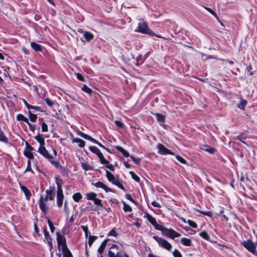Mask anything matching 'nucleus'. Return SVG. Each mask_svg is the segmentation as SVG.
Returning a JSON list of instances; mask_svg holds the SVG:
<instances>
[{
	"mask_svg": "<svg viewBox=\"0 0 257 257\" xmlns=\"http://www.w3.org/2000/svg\"><path fill=\"white\" fill-rule=\"evenodd\" d=\"M109 257H129L124 252L123 247L121 244H112L108 250Z\"/></svg>",
	"mask_w": 257,
	"mask_h": 257,
	"instance_id": "1",
	"label": "nucleus"
},
{
	"mask_svg": "<svg viewBox=\"0 0 257 257\" xmlns=\"http://www.w3.org/2000/svg\"><path fill=\"white\" fill-rule=\"evenodd\" d=\"M135 32L141 33L142 34H147L151 36H155L158 38L166 39L161 35L155 34L148 27V24L144 22H140L138 26L135 30Z\"/></svg>",
	"mask_w": 257,
	"mask_h": 257,
	"instance_id": "2",
	"label": "nucleus"
},
{
	"mask_svg": "<svg viewBox=\"0 0 257 257\" xmlns=\"http://www.w3.org/2000/svg\"><path fill=\"white\" fill-rule=\"evenodd\" d=\"M57 186V204L59 207H61L63 204L64 195L62 190V180L58 178L55 179Z\"/></svg>",
	"mask_w": 257,
	"mask_h": 257,
	"instance_id": "3",
	"label": "nucleus"
},
{
	"mask_svg": "<svg viewBox=\"0 0 257 257\" xmlns=\"http://www.w3.org/2000/svg\"><path fill=\"white\" fill-rule=\"evenodd\" d=\"M56 235L57 236L56 240L58 244V248L59 250H62V252H64L69 251L67 244L65 236L61 234L59 232H56Z\"/></svg>",
	"mask_w": 257,
	"mask_h": 257,
	"instance_id": "4",
	"label": "nucleus"
},
{
	"mask_svg": "<svg viewBox=\"0 0 257 257\" xmlns=\"http://www.w3.org/2000/svg\"><path fill=\"white\" fill-rule=\"evenodd\" d=\"M106 177L107 180L112 184L116 186L117 187L126 192V190L122 184V181L119 180L118 178L115 177L114 175L109 171H106Z\"/></svg>",
	"mask_w": 257,
	"mask_h": 257,
	"instance_id": "5",
	"label": "nucleus"
},
{
	"mask_svg": "<svg viewBox=\"0 0 257 257\" xmlns=\"http://www.w3.org/2000/svg\"><path fill=\"white\" fill-rule=\"evenodd\" d=\"M158 230L161 231L164 235L170 237L172 239H174L181 236L180 233L177 232L174 230L166 228L162 225L159 226Z\"/></svg>",
	"mask_w": 257,
	"mask_h": 257,
	"instance_id": "6",
	"label": "nucleus"
},
{
	"mask_svg": "<svg viewBox=\"0 0 257 257\" xmlns=\"http://www.w3.org/2000/svg\"><path fill=\"white\" fill-rule=\"evenodd\" d=\"M241 244L249 252L253 255H257L256 248L257 242H253L250 239H247L241 242Z\"/></svg>",
	"mask_w": 257,
	"mask_h": 257,
	"instance_id": "7",
	"label": "nucleus"
},
{
	"mask_svg": "<svg viewBox=\"0 0 257 257\" xmlns=\"http://www.w3.org/2000/svg\"><path fill=\"white\" fill-rule=\"evenodd\" d=\"M153 238L157 242L160 247L167 250H171L172 245L167 240L158 236H153Z\"/></svg>",
	"mask_w": 257,
	"mask_h": 257,
	"instance_id": "8",
	"label": "nucleus"
},
{
	"mask_svg": "<svg viewBox=\"0 0 257 257\" xmlns=\"http://www.w3.org/2000/svg\"><path fill=\"white\" fill-rule=\"evenodd\" d=\"M89 150L98 156L101 164H106L109 163V161L104 158L103 154L97 147L91 146L89 147Z\"/></svg>",
	"mask_w": 257,
	"mask_h": 257,
	"instance_id": "9",
	"label": "nucleus"
},
{
	"mask_svg": "<svg viewBox=\"0 0 257 257\" xmlns=\"http://www.w3.org/2000/svg\"><path fill=\"white\" fill-rule=\"evenodd\" d=\"M79 135L81 137L84 138L85 139L91 141V142H93V143L97 145L100 148L105 149L107 151L110 152L109 149L106 148L101 143H100L99 142H98L97 141H96L95 139H93L91 137L89 136V135L85 134L83 132H80L79 133Z\"/></svg>",
	"mask_w": 257,
	"mask_h": 257,
	"instance_id": "10",
	"label": "nucleus"
},
{
	"mask_svg": "<svg viewBox=\"0 0 257 257\" xmlns=\"http://www.w3.org/2000/svg\"><path fill=\"white\" fill-rule=\"evenodd\" d=\"M38 203L41 210L43 213H46L50 209L48 201H45L44 200H43V196L42 195L40 196Z\"/></svg>",
	"mask_w": 257,
	"mask_h": 257,
	"instance_id": "11",
	"label": "nucleus"
},
{
	"mask_svg": "<svg viewBox=\"0 0 257 257\" xmlns=\"http://www.w3.org/2000/svg\"><path fill=\"white\" fill-rule=\"evenodd\" d=\"M157 148L158 150V153L161 155H174V153H172L170 150L168 149L164 146L161 144H158L157 146Z\"/></svg>",
	"mask_w": 257,
	"mask_h": 257,
	"instance_id": "12",
	"label": "nucleus"
},
{
	"mask_svg": "<svg viewBox=\"0 0 257 257\" xmlns=\"http://www.w3.org/2000/svg\"><path fill=\"white\" fill-rule=\"evenodd\" d=\"M144 217L146 218L150 222V223H151L157 230H158L159 226H161V225L158 224L156 219L148 213L145 214V215L144 216Z\"/></svg>",
	"mask_w": 257,
	"mask_h": 257,
	"instance_id": "13",
	"label": "nucleus"
},
{
	"mask_svg": "<svg viewBox=\"0 0 257 257\" xmlns=\"http://www.w3.org/2000/svg\"><path fill=\"white\" fill-rule=\"evenodd\" d=\"M38 152L48 160H50L53 159V156L49 153L44 146L39 147Z\"/></svg>",
	"mask_w": 257,
	"mask_h": 257,
	"instance_id": "14",
	"label": "nucleus"
},
{
	"mask_svg": "<svg viewBox=\"0 0 257 257\" xmlns=\"http://www.w3.org/2000/svg\"><path fill=\"white\" fill-rule=\"evenodd\" d=\"M92 185L94 186L96 188H101L105 190L106 192H114L113 190L108 187L106 185L102 183L101 182H97L96 183H92Z\"/></svg>",
	"mask_w": 257,
	"mask_h": 257,
	"instance_id": "15",
	"label": "nucleus"
},
{
	"mask_svg": "<svg viewBox=\"0 0 257 257\" xmlns=\"http://www.w3.org/2000/svg\"><path fill=\"white\" fill-rule=\"evenodd\" d=\"M33 148L27 143V147L24 151V155L29 159H33L34 158L33 154L32 152Z\"/></svg>",
	"mask_w": 257,
	"mask_h": 257,
	"instance_id": "16",
	"label": "nucleus"
},
{
	"mask_svg": "<svg viewBox=\"0 0 257 257\" xmlns=\"http://www.w3.org/2000/svg\"><path fill=\"white\" fill-rule=\"evenodd\" d=\"M46 195L45 198L43 197V200L45 201L53 200L55 195V192L53 190L51 189H48L46 191Z\"/></svg>",
	"mask_w": 257,
	"mask_h": 257,
	"instance_id": "17",
	"label": "nucleus"
},
{
	"mask_svg": "<svg viewBox=\"0 0 257 257\" xmlns=\"http://www.w3.org/2000/svg\"><path fill=\"white\" fill-rule=\"evenodd\" d=\"M34 138L40 144V147L45 146V140L42 135L38 134Z\"/></svg>",
	"mask_w": 257,
	"mask_h": 257,
	"instance_id": "18",
	"label": "nucleus"
},
{
	"mask_svg": "<svg viewBox=\"0 0 257 257\" xmlns=\"http://www.w3.org/2000/svg\"><path fill=\"white\" fill-rule=\"evenodd\" d=\"M21 189L23 191L27 199L29 200L31 196V193H30V191L24 186H21Z\"/></svg>",
	"mask_w": 257,
	"mask_h": 257,
	"instance_id": "19",
	"label": "nucleus"
},
{
	"mask_svg": "<svg viewBox=\"0 0 257 257\" xmlns=\"http://www.w3.org/2000/svg\"><path fill=\"white\" fill-rule=\"evenodd\" d=\"M153 114L156 117L157 120L160 122H164L165 121V116L158 113H154Z\"/></svg>",
	"mask_w": 257,
	"mask_h": 257,
	"instance_id": "20",
	"label": "nucleus"
},
{
	"mask_svg": "<svg viewBox=\"0 0 257 257\" xmlns=\"http://www.w3.org/2000/svg\"><path fill=\"white\" fill-rule=\"evenodd\" d=\"M107 241H108L107 239H105L101 243V245H100L98 249V252L99 253H100V254L102 253V252H103V251L106 246Z\"/></svg>",
	"mask_w": 257,
	"mask_h": 257,
	"instance_id": "21",
	"label": "nucleus"
},
{
	"mask_svg": "<svg viewBox=\"0 0 257 257\" xmlns=\"http://www.w3.org/2000/svg\"><path fill=\"white\" fill-rule=\"evenodd\" d=\"M32 48L36 51H41L42 50V46L35 42H32L31 43Z\"/></svg>",
	"mask_w": 257,
	"mask_h": 257,
	"instance_id": "22",
	"label": "nucleus"
},
{
	"mask_svg": "<svg viewBox=\"0 0 257 257\" xmlns=\"http://www.w3.org/2000/svg\"><path fill=\"white\" fill-rule=\"evenodd\" d=\"M73 142L78 143L79 147L80 148H83L85 146V143L83 140H82L78 138L73 139Z\"/></svg>",
	"mask_w": 257,
	"mask_h": 257,
	"instance_id": "23",
	"label": "nucleus"
},
{
	"mask_svg": "<svg viewBox=\"0 0 257 257\" xmlns=\"http://www.w3.org/2000/svg\"><path fill=\"white\" fill-rule=\"evenodd\" d=\"M116 149L121 152L123 156H124L125 157H128L130 156V154L128 153L127 151H126L125 150H124L123 148H122L120 146H117L116 147Z\"/></svg>",
	"mask_w": 257,
	"mask_h": 257,
	"instance_id": "24",
	"label": "nucleus"
},
{
	"mask_svg": "<svg viewBox=\"0 0 257 257\" xmlns=\"http://www.w3.org/2000/svg\"><path fill=\"white\" fill-rule=\"evenodd\" d=\"M182 244L185 246H191V239L187 238H182L180 240Z\"/></svg>",
	"mask_w": 257,
	"mask_h": 257,
	"instance_id": "25",
	"label": "nucleus"
},
{
	"mask_svg": "<svg viewBox=\"0 0 257 257\" xmlns=\"http://www.w3.org/2000/svg\"><path fill=\"white\" fill-rule=\"evenodd\" d=\"M83 35L87 41H90L94 37L93 35L91 33L88 32H84Z\"/></svg>",
	"mask_w": 257,
	"mask_h": 257,
	"instance_id": "26",
	"label": "nucleus"
},
{
	"mask_svg": "<svg viewBox=\"0 0 257 257\" xmlns=\"http://www.w3.org/2000/svg\"><path fill=\"white\" fill-rule=\"evenodd\" d=\"M82 196L80 193H75L72 196L73 199L77 202H78L82 198Z\"/></svg>",
	"mask_w": 257,
	"mask_h": 257,
	"instance_id": "27",
	"label": "nucleus"
},
{
	"mask_svg": "<svg viewBox=\"0 0 257 257\" xmlns=\"http://www.w3.org/2000/svg\"><path fill=\"white\" fill-rule=\"evenodd\" d=\"M123 203V210L125 212H131L132 211V207L128 205L124 201H122Z\"/></svg>",
	"mask_w": 257,
	"mask_h": 257,
	"instance_id": "28",
	"label": "nucleus"
},
{
	"mask_svg": "<svg viewBox=\"0 0 257 257\" xmlns=\"http://www.w3.org/2000/svg\"><path fill=\"white\" fill-rule=\"evenodd\" d=\"M247 101L244 99H241L238 104V107L241 110H244Z\"/></svg>",
	"mask_w": 257,
	"mask_h": 257,
	"instance_id": "29",
	"label": "nucleus"
},
{
	"mask_svg": "<svg viewBox=\"0 0 257 257\" xmlns=\"http://www.w3.org/2000/svg\"><path fill=\"white\" fill-rule=\"evenodd\" d=\"M17 119L18 120H22L24 121V122H27V123H29L28 119L25 116H24L23 114H19L17 116Z\"/></svg>",
	"mask_w": 257,
	"mask_h": 257,
	"instance_id": "30",
	"label": "nucleus"
},
{
	"mask_svg": "<svg viewBox=\"0 0 257 257\" xmlns=\"http://www.w3.org/2000/svg\"><path fill=\"white\" fill-rule=\"evenodd\" d=\"M96 194L94 192H90L86 194V198L88 200H93L96 197Z\"/></svg>",
	"mask_w": 257,
	"mask_h": 257,
	"instance_id": "31",
	"label": "nucleus"
},
{
	"mask_svg": "<svg viewBox=\"0 0 257 257\" xmlns=\"http://www.w3.org/2000/svg\"><path fill=\"white\" fill-rule=\"evenodd\" d=\"M82 90L84 92H85L88 94H91L92 92V89L91 88H90L89 87H88L86 84H84L83 85Z\"/></svg>",
	"mask_w": 257,
	"mask_h": 257,
	"instance_id": "32",
	"label": "nucleus"
},
{
	"mask_svg": "<svg viewBox=\"0 0 257 257\" xmlns=\"http://www.w3.org/2000/svg\"><path fill=\"white\" fill-rule=\"evenodd\" d=\"M199 235L205 240H209L210 239V236L205 231L200 232Z\"/></svg>",
	"mask_w": 257,
	"mask_h": 257,
	"instance_id": "33",
	"label": "nucleus"
},
{
	"mask_svg": "<svg viewBox=\"0 0 257 257\" xmlns=\"http://www.w3.org/2000/svg\"><path fill=\"white\" fill-rule=\"evenodd\" d=\"M45 238L47 240L48 244L49 245L50 250H51V249L53 247L52 239L51 237H50V236L49 234V235H48V236H45Z\"/></svg>",
	"mask_w": 257,
	"mask_h": 257,
	"instance_id": "34",
	"label": "nucleus"
},
{
	"mask_svg": "<svg viewBox=\"0 0 257 257\" xmlns=\"http://www.w3.org/2000/svg\"><path fill=\"white\" fill-rule=\"evenodd\" d=\"M205 149H204V151L208 152L209 153L211 154H213L215 153V149L212 148V147H210V146H206L205 147Z\"/></svg>",
	"mask_w": 257,
	"mask_h": 257,
	"instance_id": "35",
	"label": "nucleus"
},
{
	"mask_svg": "<svg viewBox=\"0 0 257 257\" xmlns=\"http://www.w3.org/2000/svg\"><path fill=\"white\" fill-rule=\"evenodd\" d=\"M96 238H97V237L95 236L91 235H90V236H89L88 242L89 245L90 246H91L92 245V243H93V242L95 240V239Z\"/></svg>",
	"mask_w": 257,
	"mask_h": 257,
	"instance_id": "36",
	"label": "nucleus"
},
{
	"mask_svg": "<svg viewBox=\"0 0 257 257\" xmlns=\"http://www.w3.org/2000/svg\"><path fill=\"white\" fill-rule=\"evenodd\" d=\"M130 174H131L132 178L135 180L137 182H139L140 181V178L139 177L136 175L134 172L131 171L130 172Z\"/></svg>",
	"mask_w": 257,
	"mask_h": 257,
	"instance_id": "37",
	"label": "nucleus"
},
{
	"mask_svg": "<svg viewBox=\"0 0 257 257\" xmlns=\"http://www.w3.org/2000/svg\"><path fill=\"white\" fill-rule=\"evenodd\" d=\"M81 227L83 229V230L84 231L86 237H87L88 236H90V232L88 230L87 226H81Z\"/></svg>",
	"mask_w": 257,
	"mask_h": 257,
	"instance_id": "38",
	"label": "nucleus"
},
{
	"mask_svg": "<svg viewBox=\"0 0 257 257\" xmlns=\"http://www.w3.org/2000/svg\"><path fill=\"white\" fill-rule=\"evenodd\" d=\"M29 118H30L31 121H33V122L36 121V120L37 118V116L36 114H33L31 111H29Z\"/></svg>",
	"mask_w": 257,
	"mask_h": 257,
	"instance_id": "39",
	"label": "nucleus"
},
{
	"mask_svg": "<svg viewBox=\"0 0 257 257\" xmlns=\"http://www.w3.org/2000/svg\"><path fill=\"white\" fill-rule=\"evenodd\" d=\"M204 9H206L208 12H209L210 13H211L212 15H213L217 20H218V18L217 16V15L216 13L213 11L211 9L208 8L204 7Z\"/></svg>",
	"mask_w": 257,
	"mask_h": 257,
	"instance_id": "40",
	"label": "nucleus"
},
{
	"mask_svg": "<svg viewBox=\"0 0 257 257\" xmlns=\"http://www.w3.org/2000/svg\"><path fill=\"white\" fill-rule=\"evenodd\" d=\"M82 168L85 170L87 171L91 169L90 166L86 163H81Z\"/></svg>",
	"mask_w": 257,
	"mask_h": 257,
	"instance_id": "41",
	"label": "nucleus"
},
{
	"mask_svg": "<svg viewBox=\"0 0 257 257\" xmlns=\"http://www.w3.org/2000/svg\"><path fill=\"white\" fill-rule=\"evenodd\" d=\"M188 224L192 227L194 228H196L197 227V224L193 221L191 220H188L187 222Z\"/></svg>",
	"mask_w": 257,
	"mask_h": 257,
	"instance_id": "42",
	"label": "nucleus"
},
{
	"mask_svg": "<svg viewBox=\"0 0 257 257\" xmlns=\"http://www.w3.org/2000/svg\"><path fill=\"white\" fill-rule=\"evenodd\" d=\"M173 255H174V257H182L180 251L177 249H175L173 251Z\"/></svg>",
	"mask_w": 257,
	"mask_h": 257,
	"instance_id": "43",
	"label": "nucleus"
},
{
	"mask_svg": "<svg viewBox=\"0 0 257 257\" xmlns=\"http://www.w3.org/2000/svg\"><path fill=\"white\" fill-rule=\"evenodd\" d=\"M93 201L95 205L102 206L101 200L100 199L95 197Z\"/></svg>",
	"mask_w": 257,
	"mask_h": 257,
	"instance_id": "44",
	"label": "nucleus"
},
{
	"mask_svg": "<svg viewBox=\"0 0 257 257\" xmlns=\"http://www.w3.org/2000/svg\"><path fill=\"white\" fill-rule=\"evenodd\" d=\"M31 161L29 160L27 161V167L26 169V171H29V172H32V173H33L34 172L31 168Z\"/></svg>",
	"mask_w": 257,
	"mask_h": 257,
	"instance_id": "45",
	"label": "nucleus"
},
{
	"mask_svg": "<svg viewBox=\"0 0 257 257\" xmlns=\"http://www.w3.org/2000/svg\"><path fill=\"white\" fill-rule=\"evenodd\" d=\"M42 130L43 132H46L48 131L47 124L45 122L42 123Z\"/></svg>",
	"mask_w": 257,
	"mask_h": 257,
	"instance_id": "46",
	"label": "nucleus"
},
{
	"mask_svg": "<svg viewBox=\"0 0 257 257\" xmlns=\"http://www.w3.org/2000/svg\"><path fill=\"white\" fill-rule=\"evenodd\" d=\"M75 74L76 75L77 78L78 80H79L80 81H81L82 82L85 81V78L82 74H81L79 73H75Z\"/></svg>",
	"mask_w": 257,
	"mask_h": 257,
	"instance_id": "47",
	"label": "nucleus"
},
{
	"mask_svg": "<svg viewBox=\"0 0 257 257\" xmlns=\"http://www.w3.org/2000/svg\"><path fill=\"white\" fill-rule=\"evenodd\" d=\"M176 158L178 161H179L181 163L184 164H186V161L184 159H183L182 157H181V156H180L179 155H177V156H176Z\"/></svg>",
	"mask_w": 257,
	"mask_h": 257,
	"instance_id": "48",
	"label": "nucleus"
},
{
	"mask_svg": "<svg viewBox=\"0 0 257 257\" xmlns=\"http://www.w3.org/2000/svg\"><path fill=\"white\" fill-rule=\"evenodd\" d=\"M125 198L129 200L131 202H133L134 203H136V201L132 198V197L131 194H126L125 195Z\"/></svg>",
	"mask_w": 257,
	"mask_h": 257,
	"instance_id": "49",
	"label": "nucleus"
},
{
	"mask_svg": "<svg viewBox=\"0 0 257 257\" xmlns=\"http://www.w3.org/2000/svg\"><path fill=\"white\" fill-rule=\"evenodd\" d=\"M117 233L114 228L111 230L110 231L108 234V236H113L114 237H116L117 236Z\"/></svg>",
	"mask_w": 257,
	"mask_h": 257,
	"instance_id": "50",
	"label": "nucleus"
},
{
	"mask_svg": "<svg viewBox=\"0 0 257 257\" xmlns=\"http://www.w3.org/2000/svg\"><path fill=\"white\" fill-rule=\"evenodd\" d=\"M51 163L53 165L56 167H58L60 165V163L58 161L53 160V159H51L50 160H49Z\"/></svg>",
	"mask_w": 257,
	"mask_h": 257,
	"instance_id": "51",
	"label": "nucleus"
},
{
	"mask_svg": "<svg viewBox=\"0 0 257 257\" xmlns=\"http://www.w3.org/2000/svg\"><path fill=\"white\" fill-rule=\"evenodd\" d=\"M45 101L46 102V103H47V104L48 105H49V106H52L53 104H54V102L53 101H52L51 100H50L49 98H46L45 99Z\"/></svg>",
	"mask_w": 257,
	"mask_h": 257,
	"instance_id": "52",
	"label": "nucleus"
},
{
	"mask_svg": "<svg viewBox=\"0 0 257 257\" xmlns=\"http://www.w3.org/2000/svg\"><path fill=\"white\" fill-rule=\"evenodd\" d=\"M63 257H73L72 254L70 250L63 252Z\"/></svg>",
	"mask_w": 257,
	"mask_h": 257,
	"instance_id": "53",
	"label": "nucleus"
},
{
	"mask_svg": "<svg viewBox=\"0 0 257 257\" xmlns=\"http://www.w3.org/2000/svg\"><path fill=\"white\" fill-rule=\"evenodd\" d=\"M133 161L137 164H139L140 163L141 159L140 158H135L134 157L131 156H130Z\"/></svg>",
	"mask_w": 257,
	"mask_h": 257,
	"instance_id": "54",
	"label": "nucleus"
},
{
	"mask_svg": "<svg viewBox=\"0 0 257 257\" xmlns=\"http://www.w3.org/2000/svg\"><path fill=\"white\" fill-rule=\"evenodd\" d=\"M114 123L118 127H123V125H124L123 123L122 122L120 121L115 120L114 121Z\"/></svg>",
	"mask_w": 257,
	"mask_h": 257,
	"instance_id": "55",
	"label": "nucleus"
},
{
	"mask_svg": "<svg viewBox=\"0 0 257 257\" xmlns=\"http://www.w3.org/2000/svg\"><path fill=\"white\" fill-rule=\"evenodd\" d=\"M151 204L154 207H161L160 203L156 201H152Z\"/></svg>",
	"mask_w": 257,
	"mask_h": 257,
	"instance_id": "56",
	"label": "nucleus"
},
{
	"mask_svg": "<svg viewBox=\"0 0 257 257\" xmlns=\"http://www.w3.org/2000/svg\"><path fill=\"white\" fill-rule=\"evenodd\" d=\"M200 212L204 215H207L208 216H211L212 212L210 211H200Z\"/></svg>",
	"mask_w": 257,
	"mask_h": 257,
	"instance_id": "57",
	"label": "nucleus"
},
{
	"mask_svg": "<svg viewBox=\"0 0 257 257\" xmlns=\"http://www.w3.org/2000/svg\"><path fill=\"white\" fill-rule=\"evenodd\" d=\"M105 167H106L107 168L109 169V170H110L112 171H114V167L112 164L106 165H105Z\"/></svg>",
	"mask_w": 257,
	"mask_h": 257,
	"instance_id": "58",
	"label": "nucleus"
},
{
	"mask_svg": "<svg viewBox=\"0 0 257 257\" xmlns=\"http://www.w3.org/2000/svg\"><path fill=\"white\" fill-rule=\"evenodd\" d=\"M23 101L25 104V105L26 106V107L28 109H30L32 107V105H30L29 104H28L27 103V102L24 99H23Z\"/></svg>",
	"mask_w": 257,
	"mask_h": 257,
	"instance_id": "59",
	"label": "nucleus"
},
{
	"mask_svg": "<svg viewBox=\"0 0 257 257\" xmlns=\"http://www.w3.org/2000/svg\"><path fill=\"white\" fill-rule=\"evenodd\" d=\"M31 109H33L37 111H41V108L39 106H32Z\"/></svg>",
	"mask_w": 257,
	"mask_h": 257,
	"instance_id": "60",
	"label": "nucleus"
},
{
	"mask_svg": "<svg viewBox=\"0 0 257 257\" xmlns=\"http://www.w3.org/2000/svg\"><path fill=\"white\" fill-rule=\"evenodd\" d=\"M49 227H50V230H51V231L52 232H54V231H55V227H54V226L53 225H53H52V226H49Z\"/></svg>",
	"mask_w": 257,
	"mask_h": 257,
	"instance_id": "61",
	"label": "nucleus"
},
{
	"mask_svg": "<svg viewBox=\"0 0 257 257\" xmlns=\"http://www.w3.org/2000/svg\"><path fill=\"white\" fill-rule=\"evenodd\" d=\"M124 165L127 168H130L131 167V165L128 163H127L126 162H124Z\"/></svg>",
	"mask_w": 257,
	"mask_h": 257,
	"instance_id": "62",
	"label": "nucleus"
},
{
	"mask_svg": "<svg viewBox=\"0 0 257 257\" xmlns=\"http://www.w3.org/2000/svg\"><path fill=\"white\" fill-rule=\"evenodd\" d=\"M44 235L45 236H48L49 235V232L47 231L46 229H44Z\"/></svg>",
	"mask_w": 257,
	"mask_h": 257,
	"instance_id": "63",
	"label": "nucleus"
},
{
	"mask_svg": "<svg viewBox=\"0 0 257 257\" xmlns=\"http://www.w3.org/2000/svg\"><path fill=\"white\" fill-rule=\"evenodd\" d=\"M148 257H156V256L153 254L149 253L148 254Z\"/></svg>",
	"mask_w": 257,
	"mask_h": 257,
	"instance_id": "64",
	"label": "nucleus"
}]
</instances>
